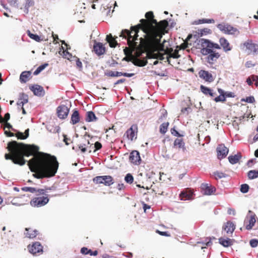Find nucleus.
<instances>
[{"label":"nucleus","instance_id":"nucleus-1","mask_svg":"<svg viewBox=\"0 0 258 258\" xmlns=\"http://www.w3.org/2000/svg\"><path fill=\"white\" fill-rule=\"evenodd\" d=\"M28 164L31 171L35 173L33 176L38 179L53 177L58 167L55 156L40 153L30 160Z\"/></svg>","mask_w":258,"mask_h":258},{"label":"nucleus","instance_id":"nucleus-2","mask_svg":"<svg viewBox=\"0 0 258 258\" xmlns=\"http://www.w3.org/2000/svg\"><path fill=\"white\" fill-rule=\"evenodd\" d=\"M145 17L147 20L141 19V24H139V26L142 28L151 41L157 44H160L161 38L168 26V22L166 20H163L157 23L156 20L154 19L153 13L151 11L147 12Z\"/></svg>","mask_w":258,"mask_h":258},{"label":"nucleus","instance_id":"nucleus-3","mask_svg":"<svg viewBox=\"0 0 258 258\" xmlns=\"http://www.w3.org/2000/svg\"><path fill=\"white\" fill-rule=\"evenodd\" d=\"M8 149L11 155L5 154L7 160L10 159L16 164L23 165L26 163L24 156L29 157L38 152L39 147L35 145H27L22 143H18L16 141L10 142Z\"/></svg>","mask_w":258,"mask_h":258},{"label":"nucleus","instance_id":"nucleus-4","mask_svg":"<svg viewBox=\"0 0 258 258\" xmlns=\"http://www.w3.org/2000/svg\"><path fill=\"white\" fill-rule=\"evenodd\" d=\"M164 51L163 48L159 50L157 48L149 51L147 53V56L148 58L159 59L160 60L166 59L169 63H170V58H177L180 57L178 51H175L170 53L169 54L166 53H163Z\"/></svg>","mask_w":258,"mask_h":258},{"label":"nucleus","instance_id":"nucleus-5","mask_svg":"<svg viewBox=\"0 0 258 258\" xmlns=\"http://www.w3.org/2000/svg\"><path fill=\"white\" fill-rule=\"evenodd\" d=\"M139 29L137 27H132L131 31L127 30H122L120 36L127 39V43L130 46H136L137 42L135 41L137 40L138 37Z\"/></svg>","mask_w":258,"mask_h":258},{"label":"nucleus","instance_id":"nucleus-6","mask_svg":"<svg viewBox=\"0 0 258 258\" xmlns=\"http://www.w3.org/2000/svg\"><path fill=\"white\" fill-rule=\"evenodd\" d=\"M217 28L223 33L228 35H237L239 34L238 30L233 26L225 23L219 24Z\"/></svg>","mask_w":258,"mask_h":258},{"label":"nucleus","instance_id":"nucleus-7","mask_svg":"<svg viewBox=\"0 0 258 258\" xmlns=\"http://www.w3.org/2000/svg\"><path fill=\"white\" fill-rule=\"evenodd\" d=\"M199 42L202 46L201 52L203 55H207L212 52V42L211 41L207 39H201Z\"/></svg>","mask_w":258,"mask_h":258},{"label":"nucleus","instance_id":"nucleus-8","mask_svg":"<svg viewBox=\"0 0 258 258\" xmlns=\"http://www.w3.org/2000/svg\"><path fill=\"white\" fill-rule=\"evenodd\" d=\"M96 183H103L106 186H110L113 183V178L111 176L105 175L96 176L93 179Z\"/></svg>","mask_w":258,"mask_h":258},{"label":"nucleus","instance_id":"nucleus-9","mask_svg":"<svg viewBox=\"0 0 258 258\" xmlns=\"http://www.w3.org/2000/svg\"><path fill=\"white\" fill-rule=\"evenodd\" d=\"M49 202L47 197H40L35 198L30 202V204L34 207H41L45 206Z\"/></svg>","mask_w":258,"mask_h":258},{"label":"nucleus","instance_id":"nucleus-10","mask_svg":"<svg viewBox=\"0 0 258 258\" xmlns=\"http://www.w3.org/2000/svg\"><path fill=\"white\" fill-rule=\"evenodd\" d=\"M89 145L90 142L89 141H88L87 145L86 144H80L79 145V148L81 150L82 153H85L88 150H89V152H91L92 148H95L94 151H96V150H99L102 147L101 144L98 142H96L94 146L93 144L89 146Z\"/></svg>","mask_w":258,"mask_h":258},{"label":"nucleus","instance_id":"nucleus-11","mask_svg":"<svg viewBox=\"0 0 258 258\" xmlns=\"http://www.w3.org/2000/svg\"><path fill=\"white\" fill-rule=\"evenodd\" d=\"M70 109L64 105H60L57 108V114L60 119L66 118L69 113Z\"/></svg>","mask_w":258,"mask_h":258},{"label":"nucleus","instance_id":"nucleus-12","mask_svg":"<svg viewBox=\"0 0 258 258\" xmlns=\"http://www.w3.org/2000/svg\"><path fill=\"white\" fill-rule=\"evenodd\" d=\"M218 158L219 159L224 158L228 154L229 149L224 144L219 145L217 148Z\"/></svg>","mask_w":258,"mask_h":258},{"label":"nucleus","instance_id":"nucleus-13","mask_svg":"<svg viewBox=\"0 0 258 258\" xmlns=\"http://www.w3.org/2000/svg\"><path fill=\"white\" fill-rule=\"evenodd\" d=\"M242 46L254 53L258 54V44L252 43V40H248L242 44Z\"/></svg>","mask_w":258,"mask_h":258},{"label":"nucleus","instance_id":"nucleus-14","mask_svg":"<svg viewBox=\"0 0 258 258\" xmlns=\"http://www.w3.org/2000/svg\"><path fill=\"white\" fill-rule=\"evenodd\" d=\"M246 218L249 219V224L246 225V229L247 230H250L255 223L256 219V215L253 212L249 210Z\"/></svg>","mask_w":258,"mask_h":258},{"label":"nucleus","instance_id":"nucleus-15","mask_svg":"<svg viewBox=\"0 0 258 258\" xmlns=\"http://www.w3.org/2000/svg\"><path fill=\"white\" fill-rule=\"evenodd\" d=\"M130 161L135 165L140 164L141 159L140 156V153L136 150L132 151L130 155Z\"/></svg>","mask_w":258,"mask_h":258},{"label":"nucleus","instance_id":"nucleus-16","mask_svg":"<svg viewBox=\"0 0 258 258\" xmlns=\"http://www.w3.org/2000/svg\"><path fill=\"white\" fill-rule=\"evenodd\" d=\"M202 192L205 195H211L216 191V188L213 186H209L207 183H202L201 185Z\"/></svg>","mask_w":258,"mask_h":258},{"label":"nucleus","instance_id":"nucleus-17","mask_svg":"<svg viewBox=\"0 0 258 258\" xmlns=\"http://www.w3.org/2000/svg\"><path fill=\"white\" fill-rule=\"evenodd\" d=\"M30 89L34 94L37 96H43L45 94V91L43 88L39 85H34L30 87Z\"/></svg>","mask_w":258,"mask_h":258},{"label":"nucleus","instance_id":"nucleus-18","mask_svg":"<svg viewBox=\"0 0 258 258\" xmlns=\"http://www.w3.org/2000/svg\"><path fill=\"white\" fill-rule=\"evenodd\" d=\"M29 250L30 253L35 254L37 253L42 252L43 247L38 242L34 243L32 245L28 246Z\"/></svg>","mask_w":258,"mask_h":258},{"label":"nucleus","instance_id":"nucleus-19","mask_svg":"<svg viewBox=\"0 0 258 258\" xmlns=\"http://www.w3.org/2000/svg\"><path fill=\"white\" fill-rule=\"evenodd\" d=\"M199 77L206 81L212 82L213 81L212 75L208 71L201 70L199 73Z\"/></svg>","mask_w":258,"mask_h":258},{"label":"nucleus","instance_id":"nucleus-20","mask_svg":"<svg viewBox=\"0 0 258 258\" xmlns=\"http://www.w3.org/2000/svg\"><path fill=\"white\" fill-rule=\"evenodd\" d=\"M94 50L95 53L100 55L103 54L105 51V48L100 42L95 43L94 45Z\"/></svg>","mask_w":258,"mask_h":258},{"label":"nucleus","instance_id":"nucleus-21","mask_svg":"<svg viewBox=\"0 0 258 258\" xmlns=\"http://www.w3.org/2000/svg\"><path fill=\"white\" fill-rule=\"evenodd\" d=\"M207 57V61L209 63H213L217 59L220 57V54L218 52L212 51V52L209 53Z\"/></svg>","mask_w":258,"mask_h":258},{"label":"nucleus","instance_id":"nucleus-22","mask_svg":"<svg viewBox=\"0 0 258 258\" xmlns=\"http://www.w3.org/2000/svg\"><path fill=\"white\" fill-rule=\"evenodd\" d=\"M219 42L224 51H228L231 50V47L230 46L229 43L225 38H221L219 40Z\"/></svg>","mask_w":258,"mask_h":258},{"label":"nucleus","instance_id":"nucleus-23","mask_svg":"<svg viewBox=\"0 0 258 258\" xmlns=\"http://www.w3.org/2000/svg\"><path fill=\"white\" fill-rule=\"evenodd\" d=\"M223 229L227 233H232L235 229V225L233 222L228 221L226 223Z\"/></svg>","mask_w":258,"mask_h":258},{"label":"nucleus","instance_id":"nucleus-24","mask_svg":"<svg viewBox=\"0 0 258 258\" xmlns=\"http://www.w3.org/2000/svg\"><path fill=\"white\" fill-rule=\"evenodd\" d=\"M31 73L30 71L23 72L20 76V81L21 83H26L31 76Z\"/></svg>","mask_w":258,"mask_h":258},{"label":"nucleus","instance_id":"nucleus-25","mask_svg":"<svg viewBox=\"0 0 258 258\" xmlns=\"http://www.w3.org/2000/svg\"><path fill=\"white\" fill-rule=\"evenodd\" d=\"M97 120V118L96 117L94 112L92 111H89L87 112L86 113V121L87 122H93Z\"/></svg>","mask_w":258,"mask_h":258},{"label":"nucleus","instance_id":"nucleus-26","mask_svg":"<svg viewBox=\"0 0 258 258\" xmlns=\"http://www.w3.org/2000/svg\"><path fill=\"white\" fill-rule=\"evenodd\" d=\"M174 145L175 146H178L179 149H181L183 152L186 151L185 143L181 139H176L174 142Z\"/></svg>","mask_w":258,"mask_h":258},{"label":"nucleus","instance_id":"nucleus-27","mask_svg":"<svg viewBox=\"0 0 258 258\" xmlns=\"http://www.w3.org/2000/svg\"><path fill=\"white\" fill-rule=\"evenodd\" d=\"M26 231L25 234L26 237L30 238H33L36 236L38 234V231L36 230H33L31 228H26Z\"/></svg>","mask_w":258,"mask_h":258},{"label":"nucleus","instance_id":"nucleus-28","mask_svg":"<svg viewBox=\"0 0 258 258\" xmlns=\"http://www.w3.org/2000/svg\"><path fill=\"white\" fill-rule=\"evenodd\" d=\"M79 121H80L79 113L78 111L75 110V111H74L73 114H72L71 122L73 124H75L79 122Z\"/></svg>","mask_w":258,"mask_h":258},{"label":"nucleus","instance_id":"nucleus-29","mask_svg":"<svg viewBox=\"0 0 258 258\" xmlns=\"http://www.w3.org/2000/svg\"><path fill=\"white\" fill-rule=\"evenodd\" d=\"M219 243L224 247H228L232 244V240L228 238L226 239L220 238L219 239Z\"/></svg>","mask_w":258,"mask_h":258},{"label":"nucleus","instance_id":"nucleus-30","mask_svg":"<svg viewBox=\"0 0 258 258\" xmlns=\"http://www.w3.org/2000/svg\"><path fill=\"white\" fill-rule=\"evenodd\" d=\"M61 48L63 49V50L62 51V52L60 51L59 52V54L62 55L64 58H67L71 61H73L74 60L73 59H74V56H73L72 54L68 51L64 50L62 46L61 47Z\"/></svg>","mask_w":258,"mask_h":258},{"label":"nucleus","instance_id":"nucleus-31","mask_svg":"<svg viewBox=\"0 0 258 258\" xmlns=\"http://www.w3.org/2000/svg\"><path fill=\"white\" fill-rule=\"evenodd\" d=\"M34 5V2L32 0H26L24 7L21 8L23 9V11L25 14H28L29 12V9L30 7H32Z\"/></svg>","mask_w":258,"mask_h":258},{"label":"nucleus","instance_id":"nucleus-32","mask_svg":"<svg viewBox=\"0 0 258 258\" xmlns=\"http://www.w3.org/2000/svg\"><path fill=\"white\" fill-rule=\"evenodd\" d=\"M106 39L111 47H115L117 44L116 41L112 37L111 34L107 35Z\"/></svg>","mask_w":258,"mask_h":258},{"label":"nucleus","instance_id":"nucleus-33","mask_svg":"<svg viewBox=\"0 0 258 258\" xmlns=\"http://www.w3.org/2000/svg\"><path fill=\"white\" fill-rule=\"evenodd\" d=\"M126 136L128 139L133 141L134 139L136 138V134L135 131L133 129V127H131L126 131Z\"/></svg>","mask_w":258,"mask_h":258},{"label":"nucleus","instance_id":"nucleus-34","mask_svg":"<svg viewBox=\"0 0 258 258\" xmlns=\"http://www.w3.org/2000/svg\"><path fill=\"white\" fill-rule=\"evenodd\" d=\"M201 89L202 92L206 95L209 94L212 97H214L216 95V93H213V91L211 89L206 87H205L203 85H201Z\"/></svg>","mask_w":258,"mask_h":258},{"label":"nucleus","instance_id":"nucleus-35","mask_svg":"<svg viewBox=\"0 0 258 258\" xmlns=\"http://www.w3.org/2000/svg\"><path fill=\"white\" fill-rule=\"evenodd\" d=\"M240 158L241 156L240 155L236 154L233 156H229L228 160L231 164H234L237 163Z\"/></svg>","mask_w":258,"mask_h":258},{"label":"nucleus","instance_id":"nucleus-36","mask_svg":"<svg viewBox=\"0 0 258 258\" xmlns=\"http://www.w3.org/2000/svg\"><path fill=\"white\" fill-rule=\"evenodd\" d=\"M29 130L27 129L25 131V133H24L25 135H24V134L22 132H18L16 134V137L19 139H21V140L26 139L29 136Z\"/></svg>","mask_w":258,"mask_h":258},{"label":"nucleus","instance_id":"nucleus-37","mask_svg":"<svg viewBox=\"0 0 258 258\" xmlns=\"http://www.w3.org/2000/svg\"><path fill=\"white\" fill-rule=\"evenodd\" d=\"M247 176L249 179H253L258 177V170H250L248 173Z\"/></svg>","mask_w":258,"mask_h":258},{"label":"nucleus","instance_id":"nucleus-38","mask_svg":"<svg viewBox=\"0 0 258 258\" xmlns=\"http://www.w3.org/2000/svg\"><path fill=\"white\" fill-rule=\"evenodd\" d=\"M168 125V122H164L162 123L160 126V132L162 134H165L167 131Z\"/></svg>","mask_w":258,"mask_h":258},{"label":"nucleus","instance_id":"nucleus-39","mask_svg":"<svg viewBox=\"0 0 258 258\" xmlns=\"http://www.w3.org/2000/svg\"><path fill=\"white\" fill-rule=\"evenodd\" d=\"M48 65V63H45L43 64L40 65L39 66L36 70L34 72V75H38L42 71H43L46 67H47Z\"/></svg>","mask_w":258,"mask_h":258},{"label":"nucleus","instance_id":"nucleus-40","mask_svg":"<svg viewBox=\"0 0 258 258\" xmlns=\"http://www.w3.org/2000/svg\"><path fill=\"white\" fill-rule=\"evenodd\" d=\"M122 75V72L109 71L105 73V75L110 77H120Z\"/></svg>","mask_w":258,"mask_h":258},{"label":"nucleus","instance_id":"nucleus-41","mask_svg":"<svg viewBox=\"0 0 258 258\" xmlns=\"http://www.w3.org/2000/svg\"><path fill=\"white\" fill-rule=\"evenodd\" d=\"M28 35L31 39L37 42H40L41 40L40 37L37 34L31 33L30 31H28Z\"/></svg>","mask_w":258,"mask_h":258},{"label":"nucleus","instance_id":"nucleus-42","mask_svg":"<svg viewBox=\"0 0 258 258\" xmlns=\"http://www.w3.org/2000/svg\"><path fill=\"white\" fill-rule=\"evenodd\" d=\"M22 190L26 192H30L31 193H35L37 191V188L32 187H23L22 188Z\"/></svg>","mask_w":258,"mask_h":258},{"label":"nucleus","instance_id":"nucleus-43","mask_svg":"<svg viewBox=\"0 0 258 258\" xmlns=\"http://www.w3.org/2000/svg\"><path fill=\"white\" fill-rule=\"evenodd\" d=\"M19 100L23 102V104H26L28 101V96L27 95L22 93L20 95Z\"/></svg>","mask_w":258,"mask_h":258},{"label":"nucleus","instance_id":"nucleus-44","mask_svg":"<svg viewBox=\"0 0 258 258\" xmlns=\"http://www.w3.org/2000/svg\"><path fill=\"white\" fill-rule=\"evenodd\" d=\"M124 180L127 183L131 184L134 181V177L130 173H128L126 175Z\"/></svg>","mask_w":258,"mask_h":258},{"label":"nucleus","instance_id":"nucleus-45","mask_svg":"<svg viewBox=\"0 0 258 258\" xmlns=\"http://www.w3.org/2000/svg\"><path fill=\"white\" fill-rule=\"evenodd\" d=\"M249 186L247 184H243L241 185L240 191L242 193L245 194L248 191Z\"/></svg>","mask_w":258,"mask_h":258},{"label":"nucleus","instance_id":"nucleus-46","mask_svg":"<svg viewBox=\"0 0 258 258\" xmlns=\"http://www.w3.org/2000/svg\"><path fill=\"white\" fill-rule=\"evenodd\" d=\"M241 100L242 101H244V102H246L247 103H252L254 102L255 99L253 96H250L249 97H247L245 99H242Z\"/></svg>","mask_w":258,"mask_h":258},{"label":"nucleus","instance_id":"nucleus-47","mask_svg":"<svg viewBox=\"0 0 258 258\" xmlns=\"http://www.w3.org/2000/svg\"><path fill=\"white\" fill-rule=\"evenodd\" d=\"M215 21L214 19H203L199 20V23L203 24V23H214Z\"/></svg>","mask_w":258,"mask_h":258},{"label":"nucleus","instance_id":"nucleus-48","mask_svg":"<svg viewBox=\"0 0 258 258\" xmlns=\"http://www.w3.org/2000/svg\"><path fill=\"white\" fill-rule=\"evenodd\" d=\"M8 2L11 6L16 8H18V0H8Z\"/></svg>","mask_w":258,"mask_h":258},{"label":"nucleus","instance_id":"nucleus-49","mask_svg":"<svg viewBox=\"0 0 258 258\" xmlns=\"http://www.w3.org/2000/svg\"><path fill=\"white\" fill-rule=\"evenodd\" d=\"M211 30L208 28H204L200 30V34L201 35H207L208 34H211Z\"/></svg>","mask_w":258,"mask_h":258},{"label":"nucleus","instance_id":"nucleus-50","mask_svg":"<svg viewBox=\"0 0 258 258\" xmlns=\"http://www.w3.org/2000/svg\"><path fill=\"white\" fill-rule=\"evenodd\" d=\"M226 100L224 95H219L218 97H216L214 99V101L216 102H224Z\"/></svg>","mask_w":258,"mask_h":258},{"label":"nucleus","instance_id":"nucleus-51","mask_svg":"<svg viewBox=\"0 0 258 258\" xmlns=\"http://www.w3.org/2000/svg\"><path fill=\"white\" fill-rule=\"evenodd\" d=\"M215 175L216 176V178H218L219 179L225 178L227 176L226 174L221 172H215Z\"/></svg>","mask_w":258,"mask_h":258},{"label":"nucleus","instance_id":"nucleus-52","mask_svg":"<svg viewBox=\"0 0 258 258\" xmlns=\"http://www.w3.org/2000/svg\"><path fill=\"white\" fill-rule=\"evenodd\" d=\"M249 243L252 247H256L258 245V240L252 239L250 240Z\"/></svg>","mask_w":258,"mask_h":258},{"label":"nucleus","instance_id":"nucleus-53","mask_svg":"<svg viewBox=\"0 0 258 258\" xmlns=\"http://www.w3.org/2000/svg\"><path fill=\"white\" fill-rule=\"evenodd\" d=\"M50 187L46 188V189H37L36 192H38L39 195H45L47 192V190H51Z\"/></svg>","mask_w":258,"mask_h":258},{"label":"nucleus","instance_id":"nucleus-54","mask_svg":"<svg viewBox=\"0 0 258 258\" xmlns=\"http://www.w3.org/2000/svg\"><path fill=\"white\" fill-rule=\"evenodd\" d=\"M74 58L76 59V65H77V67L79 68L80 69H82V63L80 61V59L75 56H74Z\"/></svg>","mask_w":258,"mask_h":258},{"label":"nucleus","instance_id":"nucleus-55","mask_svg":"<svg viewBox=\"0 0 258 258\" xmlns=\"http://www.w3.org/2000/svg\"><path fill=\"white\" fill-rule=\"evenodd\" d=\"M190 111H191V108L190 107L188 106L187 107L182 108L181 110V112L183 114H185L186 115H187L188 114L189 112H190Z\"/></svg>","mask_w":258,"mask_h":258},{"label":"nucleus","instance_id":"nucleus-56","mask_svg":"<svg viewBox=\"0 0 258 258\" xmlns=\"http://www.w3.org/2000/svg\"><path fill=\"white\" fill-rule=\"evenodd\" d=\"M81 252L82 254H89L90 252H92V251L91 250L88 249L87 248L84 247L81 248Z\"/></svg>","mask_w":258,"mask_h":258},{"label":"nucleus","instance_id":"nucleus-57","mask_svg":"<svg viewBox=\"0 0 258 258\" xmlns=\"http://www.w3.org/2000/svg\"><path fill=\"white\" fill-rule=\"evenodd\" d=\"M171 133L172 135L176 136V137H180L181 135H180L179 133L175 130L174 127L172 128L171 129Z\"/></svg>","mask_w":258,"mask_h":258},{"label":"nucleus","instance_id":"nucleus-58","mask_svg":"<svg viewBox=\"0 0 258 258\" xmlns=\"http://www.w3.org/2000/svg\"><path fill=\"white\" fill-rule=\"evenodd\" d=\"M245 67L247 68H251V67H254L255 66V63H253L250 60H249V61H247L246 62H245Z\"/></svg>","mask_w":258,"mask_h":258},{"label":"nucleus","instance_id":"nucleus-59","mask_svg":"<svg viewBox=\"0 0 258 258\" xmlns=\"http://www.w3.org/2000/svg\"><path fill=\"white\" fill-rule=\"evenodd\" d=\"M225 98L226 97H232L233 98L235 96L234 93L232 92H225Z\"/></svg>","mask_w":258,"mask_h":258},{"label":"nucleus","instance_id":"nucleus-60","mask_svg":"<svg viewBox=\"0 0 258 258\" xmlns=\"http://www.w3.org/2000/svg\"><path fill=\"white\" fill-rule=\"evenodd\" d=\"M180 197L181 200H186L188 199V196L185 192H182L180 194Z\"/></svg>","mask_w":258,"mask_h":258},{"label":"nucleus","instance_id":"nucleus-61","mask_svg":"<svg viewBox=\"0 0 258 258\" xmlns=\"http://www.w3.org/2000/svg\"><path fill=\"white\" fill-rule=\"evenodd\" d=\"M251 78L252 81L255 82V86L258 87V76L256 75H251Z\"/></svg>","mask_w":258,"mask_h":258},{"label":"nucleus","instance_id":"nucleus-62","mask_svg":"<svg viewBox=\"0 0 258 258\" xmlns=\"http://www.w3.org/2000/svg\"><path fill=\"white\" fill-rule=\"evenodd\" d=\"M10 118V114L9 113H7L5 115V117L4 118H2L3 121L7 122L8 120Z\"/></svg>","mask_w":258,"mask_h":258},{"label":"nucleus","instance_id":"nucleus-63","mask_svg":"<svg viewBox=\"0 0 258 258\" xmlns=\"http://www.w3.org/2000/svg\"><path fill=\"white\" fill-rule=\"evenodd\" d=\"M227 213L229 215H235L236 214L235 210L233 209H232V208H229L228 209Z\"/></svg>","mask_w":258,"mask_h":258},{"label":"nucleus","instance_id":"nucleus-64","mask_svg":"<svg viewBox=\"0 0 258 258\" xmlns=\"http://www.w3.org/2000/svg\"><path fill=\"white\" fill-rule=\"evenodd\" d=\"M212 46L213 49H220V46L217 43H214L212 42Z\"/></svg>","mask_w":258,"mask_h":258}]
</instances>
